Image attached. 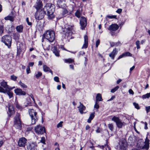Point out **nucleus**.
<instances>
[{"instance_id":"nucleus-39","label":"nucleus","mask_w":150,"mask_h":150,"mask_svg":"<svg viewBox=\"0 0 150 150\" xmlns=\"http://www.w3.org/2000/svg\"><path fill=\"white\" fill-rule=\"evenodd\" d=\"M42 75V73L40 71H38L37 74L35 75V77L36 78L38 79Z\"/></svg>"},{"instance_id":"nucleus-36","label":"nucleus","mask_w":150,"mask_h":150,"mask_svg":"<svg viewBox=\"0 0 150 150\" xmlns=\"http://www.w3.org/2000/svg\"><path fill=\"white\" fill-rule=\"evenodd\" d=\"M123 54L125 57L129 56L132 57V54L128 52H125L123 53Z\"/></svg>"},{"instance_id":"nucleus-25","label":"nucleus","mask_w":150,"mask_h":150,"mask_svg":"<svg viewBox=\"0 0 150 150\" xmlns=\"http://www.w3.org/2000/svg\"><path fill=\"white\" fill-rule=\"evenodd\" d=\"M16 29L17 31L19 33L23 32V25H21L17 26L16 27Z\"/></svg>"},{"instance_id":"nucleus-20","label":"nucleus","mask_w":150,"mask_h":150,"mask_svg":"<svg viewBox=\"0 0 150 150\" xmlns=\"http://www.w3.org/2000/svg\"><path fill=\"white\" fill-rule=\"evenodd\" d=\"M79 103L80 105L79 107H78V108L80 113L81 114H83V111L86 110V108L81 102H80Z\"/></svg>"},{"instance_id":"nucleus-31","label":"nucleus","mask_w":150,"mask_h":150,"mask_svg":"<svg viewBox=\"0 0 150 150\" xmlns=\"http://www.w3.org/2000/svg\"><path fill=\"white\" fill-rule=\"evenodd\" d=\"M5 94H7L10 98H11L13 97V93L12 92L6 90Z\"/></svg>"},{"instance_id":"nucleus-40","label":"nucleus","mask_w":150,"mask_h":150,"mask_svg":"<svg viewBox=\"0 0 150 150\" xmlns=\"http://www.w3.org/2000/svg\"><path fill=\"white\" fill-rule=\"evenodd\" d=\"M6 90V89H4L2 87L0 86V93H5Z\"/></svg>"},{"instance_id":"nucleus-9","label":"nucleus","mask_w":150,"mask_h":150,"mask_svg":"<svg viewBox=\"0 0 150 150\" xmlns=\"http://www.w3.org/2000/svg\"><path fill=\"white\" fill-rule=\"evenodd\" d=\"M112 120L116 123L117 127L119 128H122L123 125V123L122 122L120 118L114 116L112 119Z\"/></svg>"},{"instance_id":"nucleus-5","label":"nucleus","mask_w":150,"mask_h":150,"mask_svg":"<svg viewBox=\"0 0 150 150\" xmlns=\"http://www.w3.org/2000/svg\"><path fill=\"white\" fill-rule=\"evenodd\" d=\"M29 112L31 118V124H35L38 120L37 112H35V110L33 109H29Z\"/></svg>"},{"instance_id":"nucleus-10","label":"nucleus","mask_w":150,"mask_h":150,"mask_svg":"<svg viewBox=\"0 0 150 150\" xmlns=\"http://www.w3.org/2000/svg\"><path fill=\"white\" fill-rule=\"evenodd\" d=\"M14 93L16 95L19 96H25L26 94L25 91L23 90L20 88H17L14 90Z\"/></svg>"},{"instance_id":"nucleus-2","label":"nucleus","mask_w":150,"mask_h":150,"mask_svg":"<svg viewBox=\"0 0 150 150\" xmlns=\"http://www.w3.org/2000/svg\"><path fill=\"white\" fill-rule=\"evenodd\" d=\"M22 124L21 115L17 112L13 117V126L16 129L21 130L22 129Z\"/></svg>"},{"instance_id":"nucleus-4","label":"nucleus","mask_w":150,"mask_h":150,"mask_svg":"<svg viewBox=\"0 0 150 150\" xmlns=\"http://www.w3.org/2000/svg\"><path fill=\"white\" fill-rule=\"evenodd\" d=\"M12 38L8 35H4L1 38V41L8 48H11L12 43Z\"/></svg>"},{"instance_id":"nucleus-13","label":"nucleus","mask_w":150,"mask_h":150,"mask_svg":"<svg viewBox=\"0 0 150 150\" xmlns=\"http://www.w3.org/2000/svg\"><path fill=\"white\" fill-rule=\"evenodd\" d=\"M27 140L24 137L19 138L18 144L20 147H25L27 144Z\"/></svg>"},{"instance_id":"nucleus-17","label":"nucleus","mask_w":150,"mask_h":150,"mask_svg":"<svg viewBox=\"0 0 150 150\" xmlns=\"http://www.w3.org/2000/svg\"><path fill=\"white\" fill-rule=\"evenodd\" d=\"M119 26L116 23L112 24L108 28V30L110 31H115L119 28Z\"/></svg>"},{"instance_id":"nucleus-6","label":"nucleus","mask_w":150,"mask_h":150,"mask_svg":"<svg viewBox=\"0 0 150 150\" xmlns=\"http://www.w3.org/2000/svg\"><path fill=\"white\" fill-rule=\"evenodd\" d=\"M35 131L38 135H42L45 134H47L46 129L44 126L38 125L35 127Z\"/></svg>"},{"instance_id":"nucleus-7","label":"nucleus","mask_w":150,"mask_h":150,"mask_svg":"<svg viewBox=\"0 0 150 150\" xmlns=\"http://www.w3.org/2000/svg\"><path fill=\"white\" fill-rule=\"evenodd\" d=\"M144 144L142 146H141L140 144H139V143H137V146L138 148H140L142 149H145L146 150L149 149V140L148 139V137L147 136L144 142Z\"/></svg>"},{"instance_id":"nucleus-8","label":"nucleus","mask_w":150,"mask_h":150,"mask_svg":"<svg viewBox=\"0 0 150 150\" xmlns=\"http://www.w3.org/2000/svg\"><path fill=\"white\" fill-rule=\"evenodd\" d=\"M80 24L81 29L84 30L87 25V21L86 18L84 16H82L80 19Z\"/></svg>"},{"instance_id":"nucleus-37","label":"nucleus","mask_w":150,"mask_h":150,"mask_svg":"<svg viewBox=\"0 0 150 150\" xmlns=\"http://www.w3.org/2000/svg\"><path fill=\"white\" fill-rule=\"evenodd\" d=\"M150 97V92L142 96V98L144 99H146V98H149Z\"/></svg>"},{"instance_id":"nucleus-24","label":"nucleus","mask_w":150,"mask_h":150,"mask_svg":"<svg viewBox=\"0 0 150 150\" xmlns=\"http://www.w3.org/2000/svg\"><path fill=\"white\" fill-rule=\"evenodd\" d=\"M95 113L94 112H93L91 113L89 117V118L87 120V122L88 123H90L91 122V121L94 118L95 116Z\"/></svg>"},{"instance_id":"nucleus-45","label":"nucleus","mask_w":150,"mask_h":150,"mask_svg":"<svg viewBox=\"0 0 150 150\" xmlns=\"http://www.w3.org/2000/svg\"><path fill=\"white\" fill-rule=\"evenodd\" d=\"M108 127L109 129L111 131H112L113 130V126L112 124H109L108 125Z\"/></svg>"},{"instance_id":"nucleus-53","label":"nucleus","mask_w":150,"mask_h":150,"mask_svg":"<svg viewBox=\"0 0 150 150\" xmlns=\"http://www.w3.org/2000/svg\"><path fill=\"white\" fill-rule=\"evenodd\" d=\"M145 109L147 113L150 112V106L146 107Z\"/></svg>"},{"instance_id":"nucleus-51","label":"nucleus","mask_w":150,"mask_h":150,"mask_svg":"<svg viewBox=\"0 0 150 150\" xmlns=\"http://www.w3.org/2000/svg\"><path fill=\"white\" fill-rule=\"evenodd\" d=\"M54 80L57 82H58L59 81V78L57 76H55L54 78Z\"/></svg>"},{"instance_id":"nucleus-14","label":"nucleus","mask_w":150,"mask_h":150,"mask_svg":"<svg viewBox=\"0 0 150 150\" xmlns=\"http://www.w3.org/2000/svg\"><path fill=\"white\" fill-rule=\"evenodd\" d=\"M26 146L28 150H35L36 145L35 143L30 141L27 143Z\"/></svg>"},{"instance_id":"nucleus-30","label":"nucleus","mask_w":150,"mask_h":150,"mask_svg":"<svg viewBox=\"0 0 150 150\" xmlns=\"http://www.w3.org/2000/svg\"><path fill=\"white\" fill-rule=\"evenodd\" d=\"M14 17L12 16H8L4 18L5 20H9L13 22L14 21Z\"/></svg>"},{"instance_id":"nucleus-34","label":"nucleus","mask_w":150,"mask_h":150,"mask_svg":"<svg viewBox=\"0 0 150 150\" xmlns=\"http://www.w3.org/2000/svg\"><path fill=\"white\" fill-rule=\"evenodd\" d=\"M75 16L78 18H79L81 17V13L80 12V10L79 9L77 10L75 14Z\"/></svg>"},{"instance_id":"nucleus-48","label":"nucleus","mask_w":150,"mask_h":150,"mask_svg":"<svg viewBox=\"0 0 150 150\" xmlns=\"http://www.w3.org/2000/svg\"><path fill=\"white\" fill-rule=\"evenodd\" d=\"M63 123V121L60 122L57 125V127L59 128V127H62V123Z\"/></svg>"},{"instance_id":"nucleus-15","label":"nucleus","mask_w":150,"mask_h":150,"mask_svg":"<svg viewBox=\"0 0 150 150\" xmlns=\"http://www.w3.org/2000/svg\"><path fill=\"white\" fill-rule=\"evenodd\" d=\"M42 6L43 4L42 1L41 0H37L36 4L34 6L36 10H42Z\"/></svg>"},{"instance_id":"nucleus-55","label":"nucleus","mask_w":150,"mask_h":150,"mask_svg":"<svg viewBox=\"0 0 150 150\" xmlns=\"http://www.w3.org/2000/svg\"><path fill=\"white\" fill-rule=\"evenodd\" d=\"M57 5H58V7L59 8H62L63 9V8H64L63 6H64V7H65V6L66 5V4H64L63 5V6H62V5H59L58 4H57Z\"/></svg>"},{"instance_id":"nucleus-11","label":"nucleus","mask_w":150,"mask_h":150,"mask_svg":"<svg viewBox=\"0 0 150 150\" xmlns=\"http://www.w3.org/2000/svg\"><path fill=\"white\" fill-rule=\"evenodd\" d=\"M8 112H7V114L8 117H12L13 115L15 113L14 108L13 105L10 104L8 105Z\"/></svg>"},{"instance_id":"nucleus-38","label":"nucleus","mask_w":150,"mask_h":150,"mask_svg":"<svg viewBox=\"0 0 150 150\" xmlns=\"http://www.w3.org/2000/svg\"><path fill=\"white\" fill-rule=\"evenodd\" d=\"M119 87L118 86H117L114 88H112L111 90V92L112 93H114L117 91L119 88Z\"/></svg>"},{"instance_id":"nucleus-21","label":"nucleus","mask_w":150,"mask_h":150,"mask_svg":"<svg viewBox=\"0 0 150 150\" xmlns=\"http://www.w3.org/2000/svg\"><path fill=\"white\" fill-rule=\"evenodd\" d=\"M52 51L53 52L57 57H59L60 56L59 51L57 49V47L56 46H54L53 47Z\"/></svg>"},{"instance_id":"nucleus-26","label":"nucleus","mask_w":150,"mask_h":150,"mask_svg":"<svg viewBox=\"0 0 150 150\" xmlns=\"http://www.w3.org/2000/svg\"><path fill=\"white\" fill-rule=\"evenodd\" d=\"M0 83L1 86L6 89V88L8 85L7 84V82L5 81L4 80H3V81L0 82Z\"/></svg>"},{"instance_id":"nucleus-28","label":"nucleus","mask_w":150,"mask_h":150,"mask_svg":"<svg viewBox=\"0 0 150 150\" xmlns=\"http://www.w3.org/2000/svg\"><path fill=\"white\" fill-rule=\"evenodd\" d=\"M96 98V102L100 101L103 100L101 95L99 93H98L97 94Z\"/></svg>"},{"instance_id":"nucleus-57","label":"nucleus","mask_w":150,"mask_h":150,"mask_svg":"<svg viewBox=\"0 0 150 150\" xmlns=\"http://www.w3.org/2000/svg\"><path fill=\"white\" fill-rule=\"evenodd\" d=\"M122 9L118 8L116 11V12L119 14H120L122 12Z\"/></svg>"},{"instance_id":"nucleus-32","label":"nucleus","mask_w":150,"mask_h":150,"mask_svg":"<svg viewBox=\"0 0 150 150\" xmlns=\"http://www.w3.org/2000/svg\"><path fill=\"white\" fill-rule=\"evenodd\" d=\"M65 63H71L74 62V59L71 58H69L68 59H65L64 60Z\"/></svg>"},{"instance_id":"nucleus-47","label":"nucleus","mask_w":150,"mask_h":150,"mask_svg":"<svg viewBox=\"0 0 150 150\" xmlns=\"http://www.w3.org/2000/svg\"><path fill=\"white\" fill-rule=\"evenodd\" d=\"M107 17L108 18H110V19H112V18L116 19L117 18V16L116 15H111V16L108 15V16H107Z\"/></svg>"},{"instance_id":"nucleus-46","label":"nucleus","mask_w":150,"mask_h":150,"mask_svg":"<svg viewBox=\"0 0 150 150\" xmlns=\"http://www.w3.org/2000/svg\"><path fill=\"white\" fill-rule=\"evenodd\" d=\"M4 31V27L3 25H0V33L1 34L3 33Z\"/></svg>"},{"instance_id":"nucleus-19","label":"nucleus","mask_w":150,"mask_h":150,"mask_svg":"<svg viewBox=\"0 0 150 150\" xmlns=\"http://www.w3.org/2000/svg\"><path fill=\"white\" fill-rule=\"evenodd\" d=\"M108 142L107 140H106V144H104V145H98L97 146V147H99L100 149H104V148H105L106 150H111V148L108 145Z\"/></svg>"},{"instance_id":"nucleus-58","label":"nucleus","mask_w":150,"mask_h":150,"mask_svg":"<svg viewBox=\"0 0 150 150\" xmlns=\"http://www.w3.org/2000/svg\"><path fill=\"white\" fill-rule=\"evenodd\" d=\"M34 64V62H30L28 63V66H29V67H32L33 66Z\"/></svg>"},{"instance_id":"nucleus-49","label":"nucleus","mask_w":150,"mask_h":150,"mask_svg":"<svg viewBox=\"0 0 150 150\" xmlns=\"http://www.w3.org/2000/svg\"><path fill=\"white\" fill-rule=\"evenodd\" d=\"M94 108H95L98 109L99 108V106L98 102H96L94 106Z\"/></svg>"},{"instance_id":"nucleus-35","label":"nucleus","mask_w":150,"mask_h":150,"mask_svg":"<svg viewBox=\"0 0 150 150\" xmlns=\"http://www.w3.org/2000/svg\"><path fill=\"white\" fill-rule=\"evenodd\" d=\"M19 85L20 86L23 88H27V86L25 85L24 83L20 81L19 83Z\"/></svg>"},{"instance_id":"nucleus-62","label":"nucleus","mask_w":150,"mask_h":150,"mask_svg":"<svg viewBox=\"0 0 150 150\" xmlns=\"http://www.w3.org/2000/svg\"><path fill=\"white\" fill-rule=\"evenodd\" d=\"M91 127L88 125H87L86 126V130H87L90 129Z\"/></svg>"},{"instance_id":"nucleus-27","label":"nucleus","mask_w":150,"mask_h":150,"mask_svg":"<svg viewBox=\"0 0 150 150\" xmlns=\"http://www.w3.org/2000/svg\"><path fill=\"white\" fill-rule=\"evenodd\" d=\"M121 44L120 42L119 41H118V42H110V47H112L114 46H118Z\"/></svg>"},{"instance_id":"nucleus-16","label":"nucleus","mask_w":150,"mask_h":150,"mask_svg":"<svg viewBox=\"0 0 150 150\" xmlns=\"http://www.w3.org/2000/svg\"><path fill=\"white\" fill-rule=\"evenodd\" d=\"M118 50L117 48H114L112 52L109 54V56L112 59H114L115 55L117 54Z\"/></svg>"},{"instance_id":"nucleus-41","label":"nucleus","mask_w":150,"mask_h":150,"mask_svg":"<svg viewBox=\"0 0 150 150\" xmlns=\"http://www.w3.org/2000/svg\"><path fill=\"white\" fill-rule=\"evenodd\" d=\"M139 41L138 40H137L136 42V45L137 48V49H139L140 48V47L139 45Z\"/></svg>"},{"instance_id":"nucleus-61","label":"nucleus","mask_w":150,"mask_h":150,"mask_svg":"<svg viewBox=\"0 0 150 150\" xmlns=\"http://www.w3.org/2000/svg\"><path fill=\"white\" fill-rule=\"evenodd\" d=\"M115 98V95L112 96L111 98L108 100V101H110L113 100Z\"/></svg>"},{"instance_id":"nucleus-29","label":"nucleus","mask_w":150,"mask_h":150,"mask_svg":"<svg viewBox=\"0 0 150 150\" xmlns=\"http://www.w3.org/2000/svg\"><path fill=\"white\" fill-rule=\"evenodd\" d=\"M21 44H19V46H17V55L20 56L22 51V48L21 47Z\"/></svg>"},{"instance_id":"nucleus-60","label":"nucleus","mask_w":150,"mask_h":150,"mask_svg":"<svg viewBox=\"0 0 150 150\" xmlns=\"http://www.w3.org/2000/svg\"><path fill=\"white\" fill-rule=\"evenodd\" d=\"M129 93L132 95H133L134 94V92L132 89H130L129 90Z\"/></svg>"},{"instance_id":"nucleus-18","label":"nucleus","mask_w":150,"mask_h":150,"mask_svg":"<svg viewBox=\"0 0 150 150\" xmlns=\"http://www.w3.org/2000/svg\"><path fill=\"white\" fill-rule=\"evenodd\" d=\"M84 43L82 47V48H87L88 46V37L86 35H84Z\"/></svg>"},{"instance_id":"nucleus-52","label":"nucleus","mask_w":150,"mask_h":150,"mask_svg":"<svg viewBox=\"0 0 150 150\" xmlns=\"http://www.w3.org/2000/svg\"><path fill=\"white\" fill-rule=\"evenodd\" d=\"M100 43V41L99 39H98L96 42V47H98V46L99 45Z\"/></svg>"},{"instance_id":"nucleus-54","label":"nucleus","mask_w":150,"mask_h":150,"mask_svg":"<svg viewBox=\"0 0 150 150\" xmlns=\"http://www.w3.org/2000/svg\"><path fill=\"white\" fill-rule=\"evenodd\" d=\"M26 72L27 74H28L31 72V71L29 66H27V67Z\"/></svg>"},{"instance_id":"nucleus-63","label":"nucleus","mask_w":150,"mask_h":150,"mask_svg":"<svg viewBox=\"0 0 150 150\" xmlns=\"http://www.w3.org/2000/svg\"><path fill=\"white\" fill-rule=\"evenodd\" d=\"M4 142L3 140H0V147H1L3 144Z\"/></svg>"},{"instance_id":"nucleus-33","label":"nucleus","mask_w":150,"mask_h":150,"mask_svg":"<svg viewBox=\"0 0 150 150\" xmlns=\"http://www.w3.org/2000/svg\"><path fill=\"white\" fill-rule=\"evenodd\" d=\"M15 105L16 108L18 110H21L23 109L22 107L20 105L17 101V102H16Z\"/></svg>"},{"instance_id":"nucleus-59","label":"nucleus","mask_w":150,"mask_h":150,"mask_svg":"<svg viewBox=\"0 0 150 150\" xmlns=\"http://www.w3.org/2000/svg\"><path fill=\"white\" fill-rule=\"evenodd\" d=\"M124 55L123 54H122L121 55H120L119 57H118V58H117V60H119L120 59L123 58V57H124Z\"/></svg>"},{"instance_id":"nucleus-50","label":"nucleus","mask_w":150,"mask_h":150,"mask_svg":"<svg viewBox=\"0 0 150 150\" xmlns=\"http://www.w3.org/2000/svg\"><path fill=\"white\" fill-rule=\"evenodd\" d=\"M26 21L28 25L31 26L32 25V23L31 22H30L29 20V18L27 17L26 18Z\"/></svg>"},{"instance_id":"nucleus-64","label":"nucleus","mask_w":150,"mask_h":150,"mask_svg":"<svg viewBox=\"0 0 150 150\" xmlns=\"http://www.w3.org/2000/svg\"><path fill=\"white\" fill-rule=\"evenodd\" d=\"M30 96L31 98L35 102V100L33 97V95L32 94H31L30 95Z\"/></svg>"},{"instance_id":"nucleus-43","label":"nucleus","mask_w":150,"mask_h":150,"mask_svg":"<svg viewBox=\"0 0 150 150\" xmlns=\"http://www.w3.org/2000/svg\"><path fill=\"white\" fill-rule=\"evenodd\" d=\"M134 105V106L135 108L137 109H139L140 108L139 104L135 102H134L133 103Z\"/></svg>"},{"instance_id":"nucleus-44","label":"nucleus","mask_w":150,"mask_h":150,"mask_svg":"<svg viewBox=\"0 0 150 150\" xmlns=\"http://www.w3.org/2000/svg\"><path fill=\"white\" fill-rule=\"evenodd\" d=\"M17 77L14 75H12L11 76V79L13 81H16L17 80Z\"/></svg>"},{"instance_id":"nucleus-1","label":"nucleus","mask_w":150,"mask_h":150,"mask_svg":"<svg viewBox=\"0 0 150 150\" xmlns=\"http://www.w3.org/2000/svg\"><path fill=\"white\" fill-rule=\"evenodd\" d=\"M55 9L54 5L51 3L47 4L42 10H37L35 14V17L36 20L38 21L42 20L44 17L45 15L47 16L48 20H52L55 17L54 14Z\"/></svg>"},{"instance_id":"nucleus-42","label":"nucleus","mask_w":150,"mask_h":150,"mask_svg":"<svg viewBox=\"0 0 150 150\" xmlns=\"http://www.w3.org/2000/svg\"><path fill=\"white\" fill-rule=\"evenodd\" d=\"M40 142L41 143L44 144H46L45 138L44 137H41V139L40 141Z\"/></svg>"},{"instance_id":"nucleus-23","label":"nucleus","mask_w":150,"mask_h":150,"mask_svg":"<svg viewBox=\"0 0 150 150\" xmlns=\"http://www.w3.org/2000/svg\"><path fill=\"white\" fill-rule=\"evenodd\" d=\"M43 70L44 71L47 72H49L50 73L52 74H53V71H52L50 69V68L47 66L46 65H44L43 66Z\"/></svg>"},{"instance_id":"nucleus-3","label":"nucleus","mask_w":150,"mask_h":150,"mask_svg":"<svg viewBox=\"0 0 150 150\" xmlns=\"http://www.w3.org/2000/svg\"><path fill=\"white\" fill-rule=\"evenodd\" d=\"M45 38L50 42H53L55 39L54 31L50 30H47L42 35V38Z\"/></svg>"},{"instance_id":"nucleus-12","label":"nucleus","mask_w":150,"mask_h":150,"mask_svg":"<svg viewBox=\"0 0 150 150\" xmlns=\"http://www.w3.org/2000/svg\"><path fill=\"white\" fill-rule=\"evenodd\" d=\"M73 26L68 25V27L67 28H65L62 31V33L65 35V36L68 37L69 36L70 33L71 32L73 29Z\"/></svg>"},{"instance_id":"nucleus-22","label":"nucleus","mask_w":150,"mask_h":150,"mask_svg":"<svg viewBox=\"0 0 150 150\" xmlns=\"http://www.w3.org/2000/svg\"><path fill=\"white\" fill-rule=\"evenodd\" d=\"M68 13V11L66 8H63L62 12L61 13L62 16V17L60 18L57 17V20H58L64 17V16H66V15Z\"/></svg>"},{"instance_id":"nucleus-56","label":"nucleus","mask_w":150,"mask_h":150,"mask_svg":"<svg viewBox=\"0 0 150 150\" xmlns=\"http://www.w3.org/2000/svg\"><path fill=\"white\" fill-rule=\"evenodd\" d=\"M6 89L7 91H11L13 90V88L12 87H11L8 85V86L6 88Z\"/></svg>"}]
</instances>
